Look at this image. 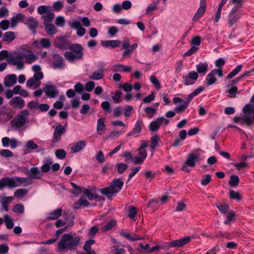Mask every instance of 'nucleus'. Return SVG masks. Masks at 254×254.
<instances>
[{
    "mask_svg": "<svg viewBox=\"0 0 254 254\" xmlns=\"http://www.w3.org/2000/svg\"><path fill=\"white\" fill-rule=\"evenodd\" d=\"M81 238L75 233L64 234L57 244L58 249L62 252L75 250L79 245Z\"/></svg>",
    "mask_w": 254,
    "mask_h": 254,
    "instance_id": "obj_1",
    "label": "nucleus"
},
{
    "mask_svg": "<svg viewBox=\"0 0 254 254\" xmlns=\"http://www.w3.org/2000/svg\"><path fill=\"white\" fill-rule=\"evenodd\" d=\"M68 49L70 51H67L64 54V57L68 61L74 62L83 58V48L81 45L79 44L70 45Z\"/></svg>",
    "mask_w": 254,
    "mask_h": 254,
    "instance_id": "obj_2",
    "label": "nucleus"
},
{
    "mask_svg": "<svg viewBox=\"0 0 254 254\" xmlns=\"http://www.w3.org/2000/svg\"><path fill=\"white\" fill-rule=\"evenodd\" d=\"M123 185L124 183L121 179H115L109 187L102 189L101 192L108 197H111L121 190Z\"/></svg>",
    "mask_w": 254,
    "mask_h": 254,
    "instance_id": "obj_3",
    "label": "nucleus"
},
{
    "mask_svg": "<svg viewBox=\"0 0 254 254\" xmlns=\"http://www.w3.org/2000/svg\"><path fill=\"white\" fill-rule=\"evenodd\" d=\"M29 112L27 110H23L17 114L10 122L12 127L20 128L23 127L27 122Z\"/></svg>",
    "mask_w": 254,
    "mask_h": 254,
    "instance_id": "obj_4",
    "label": "nucleus"
},
{
    "mask_svg": "<svg viewBox=\"0 0 254 254\" xmlns=\"http://www.w3.org/2000/svg\"><path fill=\"white\" fill-rule=\"evenodd\" d=\"M148 142L145 140H142L141 142L140 145L137 151L138 155L134 157V164H141L143 163L146 159L147 155L146 148L148 146Z\"/></svg>",
    "mask_w": 254,
    "mask_h": 254,
    "instance_id": "obj_5",
    "label": "nucleus"
},
{
    "mask_svg": "<svg viewBox=\"0 0 254 254\" xmlns=\"http://www.w3.org/2000/svg\"><path fill=\"white\" fill-rule=\"evenodd\" d=\"M199 154L194 152L189 153L186 161L182 165L181 170L186 172H190V170L189 167L193 168L195 165V163L197 161Z\"/></svg>",
    "mask_w": 254,
    "mask_h": 254,
    "instance_id": "obj_6",
    "label": "nucleus"
},
{
    "mask_svg": "<svg viewBox=\"0 0 254 254\" xmlns=\"http://www.w3.org/2000/svg\"><path fill=\"white\" fill-rule=\"evenodd\" d=\"M245 124L248 126L254 122V105L247 104L243 109Z\"/></svg>",
    "mask_w": 254,
    "mask_h": 254,
    "instance_id": "obj_7",
    "label": "nucleus"
},
{
    "mask_svg": "<svg viewBox=\"0 0 254 254\" xmlns=\"http://www.w3.org/2000/svg\"><path fill=\"white\" fill-rule=\"evenodd\" d=\"M241 9L232 8L228 16V23L230 27L235 25L239 19L241 18L242 14Z\"/></svg>",
    "mask_w": 254,
    "mask_h": 254,
    "instance_id": "obj_8",
    "label": "nucleus"
},
{
    "mask_svg": "<svg viewBox=\"0 0 254 254\" xmlns=\"http://www.w3.org/2000/svg\"><path fill=\"white\" fill-rule=\"evenodd\" d=\"M44 77L43 72L35 73L33 76L29 78L26 82V85L28 87H33L38 88L41 84L40 80Z\"/></svg>",
    "mask_w": 254,
    "mask_h": 254,
    "instance_id": "obj_9",
    "label": "nucleus"
},
{
    "mask_svg": "<svg viewBox=\"0 0 254 254\" xmlns=\"http://www.w3.org/2000/svg\"><path fill=\"white\" fill-rule=\"evenodd\" d=\"M192 238H193L192 236H187L178 240L172 241L168 243L169 249L183 247L190 242Z\"/></svg>",
    "mask_w": 254,
    "mask_h": 254,
    "instance_id": "obj_10",
    "label": "nucleus"
},
{
    "mask_svg": "<svg viewBox=\"0 0 254 254\" xmlns=\"http://www.w3.org/2000/svg\"><path fill=\"white\" fill-rule=\"evenodd\" d=\"M169 123V121L164 117L158 118L150 124L149 129L151 131H155L157 130L161 125L166 126Z\"/></svg>",
    "mask_w": 254,
    "mask_h": 254,
    "instance_id": "obj_11",
    "label": "nucleus"
},
{
    "mask_svg": "<svg viewBox=\"0 0 254 254\" xmlns=\"http://www.w3.org/2000/svg\"><path fill=\"white\" fill-rule=\"evenodd\" d=\"M5 187L16 188L15 177L13 178L6 177L0 179V190H2Z\"/></svg>",
    "mask_w": 254,
    "mask_h": 254,
    "instance_id": "obj_12",
    "label": "nucleus"
},
{
    "mask_svg": "<svg viewBox=\"0 0 254 254\" xmlns=\"http://www.w3.org/2000/svg\"><path fill=\"white\" fill-rule=\"evenodd\" d=\"M55 45L60 50H66L68 49L70 43L65 37H58L55 40Z\"/></svg>",
    "mask_w": 254,
    "mask_h": 254,
    "instance_id": "obj_13",
    "label": "nucleus"
},
{
    "mask_svg": "<svg viewBox=\"0 0 254 254\" xmlns=\"http://www.w3.org/2000/svg\"><path fill=\"white\" fill-rule=\"evenodd\" d=\"M216 74H218L219 77L223 76V71L221 70L213 69L207 75L206 82L207 85H211L217 81V78L215 77Z\"/></svg>",
    "mask_w": 254,
    "mask_h": 254,
    "instance_id": "obj_14",
    "label": "nucleus"
},
{
    "mask_svg": "<svg viewBox=\"0 0 254 254\" xmlns=\"http://www.w3.org/2000/svg\"><path fill=\"white\" fill-rule=\"evenodd\" d=\"M9 64L16 65L18 69H23L24 67V62L22 54L15 56H13L9 59Z\"/></svg>",
    "mask_w": 254,
    "mask_h": 254,
    "instance_id": "obj_15",
    "label": "nucleus"
},
{
    "mask_svg": "<svg viewBox=\"0 0 254 254\" xmlns=\"http://www.w3.org/2000/svg\"><path fill=\"white\" fill-rule=\"evenodd\" d=\"M198 78V75L197 72L195 71H190L188 75L183 76L184 83L186 85L193 84Z\"/></svg>",
    "mask_w": 254,
    "mask_h": 254,
    "instance_id": "obj_16",
    "label": "nucleus"
},
{
    "mask_svg": "<svg viewBox=\"0 0 254 254\" xmlns=\"http://www.w3.org/2000/svg\"><path fill=\"white\" fill-rule=\"evenodd\" d=\"M9 104L14 108L22 109L25 106L24 100L18 96L12 98Z\"/></svg>",
    "mask_w": 254,
    "mask_h": 254,
    "instance_id": "obj_17",
    "label": "nucleus"
},
{
    "mask_svg": "<svg viewBox=\"0 0 254 254\" xmlns=\"http://www.w3.org/2000/svg\"><path fill=\"white\" fill-rule=\"evenodd\" d=\"M206 9L205 0H200V6L195 13L192 20L196 21L199 19L204 13Z\"/></svg>",
    "mask_w": 254,
    "mask_h": 254,
    "instance_id": "obj_18",
    "label": "nucleus"
},
{
    "mask_svg": "<svg viewBox=\"0 0 254 254\" xmlns=\"http://www.w3.org/2000/svg\"><path fill=\"white\" fill-rule=\"evenodd\" d=\"M54 61L53 62V66L55 69L63 68L64 67V60L62 56L59 54H54L53 55Z\"/></svg>",
    "mask_w": 254,
    "mask_h": 254,
    "instance_id": "obj_19",
    "label": "nucleus"
},
{
    "mask_svg": "<svg viewBox=\"0 0 254 254\" xmlns=\"http://www.w3.org/2000/svg\"><path fill=\"white\" fill-rule=\"evenodd\" d=\"M25 63L31 64L38 60V57L31 50L26 51V53H22Z\"/></svg>",
    "mask_w": 254,
    "mask_h": 254,
    "instance_id": "obj_20",
    "label": "nucleus"
},
{
    "mask_svg": "<svg viewBox=\"0 0 254 254\" xmlns=\"http://www.w3.org/2000/svg\"><path fill=\"white\" fill-rule=\"evenodd\" d=\"M46 95L50 98H55L59 93L57 88L53 85H47L43 89Z\"/></svg>",
    "mask_w": 254,
    "mask_h": 254,
    "instance_id": "obj_21",
    "label": "nucleus"
},
{
    "mask_svg": "<svg viewBox=\"0 0 254 254\" xmlns=\"http://www.w3.org/2000/svg\"><path fill=\"white\" fill-rule=\"evenodd\" d=\"M65 132L64 127L61 125H58L54 131L53 135V141L56 142L59 141L61 139L62 135Z\"/></svg>",
    "mask_w": 254,
    "mask_h": 254,
    "instance_id": "obj_22",
    "label": "nucleus"
},
{
    "mask_svg": "<svg viewBox=\"0 0 254 254\" xmlns=\"http://www.w3.org/2000/svg\"><path fill=\"white\" fill-rule=\"evenodd\" d=\"M16 188L23 186H27L33 183V181L30 178H21L15 177Z\"/></svg>",
    "mask_w": 254,
    "mask_h": 254,
    "instance_id": "obj_23",
    "label": "nucleus"
},
{
    "mask_svg": "<svg viewBox=\"0 0 254 254\" xmlns=\"http://www.w3.org/2000/svg\"><path fill=\"white\" fill-rule=\"evenodd\" d=\"M17 76L15 74H9L5 76L4 79V85L5 87H9L16 83Z\"/></svg>",
    "mask_w": 254,
    "mask_h": 254,
    "instance_id": "obj_24",
    "label": "nucleus"
},
{
    "mask_svg": "<svg viewBox=\"0 0 254 254\" xmlns=\"http://www.w3.org/2000/svg\"><path fill=\"white\" fill-rule=\"evenodd\" d=\"M86 146L84 141H79L73 143L70 148V152L75 153L81 151Z\"/></svg>",
    "mask_w": 254,
    "mask_h": 254,
    "instance_id": "obj_25",
    "label": "nucleus"
},
{
    "mask_svg": "<svg viewBox=\"0 0 254 254\" xmlns=\"http://www.w3.org/2000/svg\"><path fill=\"white\" fill-rule=\"evenodd\" d=\"M62 213L63 209L61 208L53 210L48 213L47 219L48 220H57L61 216Z\"/></svg>",
    "mask_w": 254,
    "mask_h": 254,
    "instance_id": "obj_26",
    "label": "nucleus"
},
{
    "mask_svg": "<svg viewBox=\"0 0 254 254\" xmlns=\"http://www.w3.org/2000/svg\"><path fill=\"white\" fill-rule=\"evenodd\" d=\"M120 234L121 236L125 237L127 239L130 241H135L137 240H144V237H139L138 236H132L130 233L126 232L124 230H121L120 231Z\"/></svg>",
    "mask_w": 254,
    "mask_h": 254,
    "instance_id": "obj_27",
    "label": "nucleus"
},
{
    "mask_svg": "<svg viewBox=\"0 0 254 254\" xmlns=\"http://www.w3.org/2000/svg\"><path fill=\"white\" fill-rule=\"evenodd\" d=\"M28 176L30 177V179L32 180L34 179H39L42 177V174L39 171V169L37 167H32L31 168L29 172L28 173Z\"/></svg>",
    "mask_w": 254,
    "mask_h": 254,
    "instance_id": "obj_28",
    "label": "nucleus"
},
{
    "mask_svg": "<svg viewBox=\"0 0 254 254\" xmlns=\"http://www.w3.org/2000/svg\"><path fill=\"white\" fill-rule=\"evenodd\" d=\"M106 130L105 119L101 118L98 120L97 123V132L99 135H102Z\"/></svg>",
    "mask_w": 254,
    "mask_h": 254,
    "instance_id": "obj_29",
    "label": "nucleus"
},
{
    "mask_svg": "<svg viewBox=\"0 0 254 254\" xmlns=\"http://www.w3.org/2000/svg\"><path fill=\"white\" fill-rule=\"evenodd\" d=\"M131 70V67L129 66H125L121 64H117L113 66L112 70L114 72L124 71V72H130Z\"/></svg>",
    "mask_w": 254,
    "mask_h": 254,
    "instance_id": "obj_30",
    "label": "nucleus"
},
{
    "mask_svg": "<svg viewBox=\"0 0 254 254\" xmlns=\"http://www.w3.org/2000/svg\"><path fill=\"white\" fill-rule=\"evenodd\" d=\"M15 39V35L13 32L8 31L4 33L2 41L9 43Z\"/></svg>",
    "mask_w": 254,
    "mask_h": 254,
    "instance_id": "obj_31",
    "label": "nucleus"
},
{
    "mask_svg": "<svg viewBox=\"0 0 254 254\" xmlns=\"http://www.w3.org/2000/svg\"><path fill=\"white\" fill-rule=\"evenodd\" d=\"M208 64L207 63L200 62L196 65L197 73L205 74L208 70Z\"/></svg>",
    "mask_w": 254,
    "mask_h": 254,
    "instance_id": "obj_32",
    "label": "nucleus"
},
{
    "mask_svg": "<svg viewBox=\"0 0 254 254\" xmlns=\"http://www.w3.org/2000/svg\"><path fill=\"white\" fill-rule=\"evenodd\" d=\"M28 190L21 188L16 190L14 192V196L16 198L22 199L28 193Z\"/></svg>",
    "mask_w": 254,
    "mask_h": 254,
    "instance_id": "obj_33",
    "label": "nucleus"
},
{
    "mask_svg": "<svg viewBox=\"0 0 254 254\" xmlns=\"http://www.w3.org/2000/svg\"><path fill=\"white\" fill-rule=\"evenodd\" d=\"M216 206L220 212L223 214H226L231 210L229 209L228 205L225 203L218 202L215 204Z\"/></svg>",
    "mask_w": 254,
    "mask_h": 254,
    "instance_id": "obj_34",
    "label": "nucleus"
},
{
    "mask_svg": "<svg viewBox=\"0 0 254 254\" xmlns=\"http://www.w3.org/2000/svg\"><path fill=\"white\" fill-rule=\"evenodd\" d=\"M104 71L102 69L96 70L89 76V78L93 80L101 79L104 75Z\"/></svg>",
    "mask_w": 254,
    "mask_h": 254,
    "instance_id": "obj_35",
    "label": "nucleus"
},
{
    "mask_svg": "<svg viewBox=\"0 0 254 254\" xmlns=\"http://www.w3.org/2000/svg\"><path fill=\"white\" fill-rule=\"evenodd\" d=\"M45 30L48 35H54L57 33L58 29L53 24L46 23L44 24Z\"/></svg>",
    "mask_w": 254,
    "mask_h": 254,
    "instance_id": "obj_36",
    "label": "nucleus"
},
{
    "mask_svg": "<svg viewBox=\"0 0 254 254\" xmlns=\"http://www.w3.org/2000/svg\"><path fill=\"white\" fill-rule=\"evenodd\" d=\"M53 162L51 159H46L44 161V164L41 167V171L43 173H47L50 170L51 166L52 165Z\"/></svg>",
    "mask_w": 254,
    "mask_h": 254,
    "instance_id": "obj_37",
    "label": "nucleus"
},
{
    "mask_svg": "<svg viewBox=\"0 0 254 254\" xmlns=\"http://www.w3.org/2000/svg\"><path fill=\"white\" fill-rule=\"evenodd\" d=\"M24 18V15L21 13H18L15 16L12 17L11 19V26L12 27H15L17 23L22 21Z\"/></svg>",
    "mask_w": 254,
    "mask_h": 254,
    "instance_id": "obj_38",
    "label": "nucleus"
},
{
    "mask_svg": "<svg viewBox=\"0 0 254 254\" xmlns=\"http://www.w3.org/2000/svg\"><path fill=\"white\" fill-rule=\"evenodd\" d=\"M159 0H157L156 1H154L150 3L146 8L145 10V14L149 15L153 11L156 10L157 9V6L159 3Z\"/></svg>",
    "mask_w": 254,
    "mask_h": 254,
    "instance_id": "obj_39",
    "label": "nucleus"
},
{
    "mask_svg": "<svg viewBox=\"0 0 254 254\" xmlns=\"http://www.w3.org/2000/svg\"><path fill=\"white\" fill-rule=\"evenodd\" d=\"M143 123L142 122H137L133 129L127 134L128 136H130L134 134H138L141 130Z\"/></svg>",
    "mask_w": 254,
    "mask_h": 254,
    "instance_id": "obj_40",
    "label": "nucleus"
},
{
    "mask_svg": "<svg viewBox=\"0 0 254 254\" xmlns=\"http://www.w3.org/2000/svg\"><path fill=\"white\" fill-rule=\"evenodd\" d=\"M161 249H165L166 250H169L168 244L164 245H158L155 247L150 248V249L147 251V253H158L159 252Z\"/></svg>",
    "mask_w": 254,
    "mask_h": 254,
    "instance_id": "obj_41",
    "label": "nucleus"
},
{
    "mask_svg": "<svg viewBox=\"0 0 254 254\" xmlns=\"http://www.w3.org/2000/svg\"><path fill=\"white\" fill-rule=\"evenodd\" d=\"M121 44L119 40H108L105 41L103 46L105 47H111L113 48L118 47Z\"/></svg>",
    "mask_w": 254,
    "mask_h": 254,
    "instance_id": "obj_42",
    "label": "nucleus"
},
{
    "mask_svg": "<svg viewBox=\"0 0 254 254\" xmlns=\"http://www.w3.org/2000/svg\"><path fill=\"white\" fill-rule=\"evenodd\" d=\"M116 225V222L114 220H111L105 224L101 229L103 233H105L112 229Z\"/></svg>",
    "mask_w": 254,
    "mask_h": 254,
    "instance_id": "obj_43",
    "label": "nucleus"
},
{
    "mask_svg": "<svg viewBox=\"0 0 254 254\" xmlns=\"http://www.w3.org/2000/svg\"><path fill=\"white\" fill-rule=\"evenodd\" d=\"M83 196L81 197L78 201L74 204V208L75 209L79 208L82 205L88 206L89 205V202L83 198Z\"/></svg>",
    "mask_w": 254,
    "mask_h": 254,
    "instance_id": "obj_44",
    "label": "nucleus"
},
{
    "mask_svg": "<svg viewBox=\"0 0 254 254\" xmlns=\"http://www.w3.org/2000/svg\"><path fill=\"white\" fill-rule=\"evenodd\" d=\"M94 243L95 241L93 240H89L85 242L83 249L87 252V254L95 253V252H92L91 250V245Z\"/></svg>",
    "mask_w": 254,
    "mask_h": 254,
    "instance_id": "obj_45",
    "label": "nucleus"
},
{
    "mask_svg": "<svg viewBox=\"0 0 254 254\" xmlns=\"http://www.w3.org/2000/svg\"><path fill=\"white\" fill-rule=\"evenodd\" d=\"M151 141L150 147L152 152H153L155 148L158 145V143L160 141L159 137L157 135H153L151 138Z\"/></svg>",
    "mask_w": 254,
    "mask_h": 254,
    "instance_id": "obj_46",
    "label": "nucleus"
},
{
    "mask_svg": "<svg viewBox=\"0 0 254 254\" xmlns=\"http://www.w3.org/2000/svg\"><path fill=\"white\" fill-rule=\"evenodd\" d=\"M27 24L28 25L30 30L34 31L35 29L37 28L38 23L35 19L33 18H29L27 20Z\"/></svg>",
    "mask_w": 254,
    "mask_h": 254,
    "instance_id": "obj_47",
    "label": "nucleus"
},
{
    "mask_svg": "<svg viewBox=\"0 0 254 254\" xmlns=\"http://www.w3.org/2000/svg\"><path fill=\"white\" fill-rule=\"evenodd\" d=\"M4 221L7 229H11L14 226L12 219L7 214L4 215Z\"/></svg>",
    "mask_w": 254,
    "mask_h": 254,
    "instance_id": "obj_48",
    "label": "nucleus"
},
{
    "mask_svg": "<svg viewBox=\"0 0 254 254\" xmlns=\"http://www.w3.org/2000/svg\"><path fill=\"white\" fill-rule=\"evenodd\" d=\"M55 17L54 13L52 12H48L46 15L43 16L42 17L44 19V24L49 23L51 22Z\"/></svg>",
    "mask_w": 254,
    "mask_h": 254,
    "instance_id": "obj_49",
    "label": "nucleus"
},
{
    "mask_svg": "<svg viewBox=\"0 0 254 254\" xmlns=\"http://www.w3.org/2000/svg\"><path fill=\"white\" fill-rule=\"evenodd\" d=\"M70 184L74 188L70 192L75 196L79 195L81 192V188L73 182H70Z\"/></svg>",
    "mask_w": 254,
    "mask_h": 254,
    "instance_id": "obj_50",
    "label": "nucleus"
},
{
    "mask_svg": "<svg viewBox=\"0 0 254 254\" xmlns=\"http://www.w3.org/2000/svg\"><path fill=\"white\" fill-rule=\"evenodd\" d=\"M12 210L15 213L22 214L24 212V205L22 204H17L13 206Z\"/></svg>",
    "mask_w": 254,
    "mask_h": 254,
    "instance_id": "obj_51",
    "label": "nucleus"
},
{
    "mask_svg": "<svg viewBox=\"0 0 254 254\" xmlns=\"http://www.w3.org/2000/svg\"><path fill=\"white\" fill-rule=\"evenodd\" d=\"M40 44L42 47L48 49L51 46V42L49 39L47 38H42L39 40Z\"/></svg>",
    "mask_w": 254,
    "mask_h": 254,
    "instance_id": "obj_52",
    "label": "nucleus"
},
{
    "mask_svg": "<svg viewBox=\"0 0 254 254\" xmlns=\"http://www.w3.org/2000/svg\"><path fill=\"white\" fill-rule=\"evenodd\" d=\"M150 82L154 85L156 89L159 90L161 89V85L158 79L154 75H151L150 77Z\"/></svg>",
    "mask_w": 254,
    "mask_h": 254,
    "instance_id": "obj_53",
    "label": "nucleus"
},
{
    "mask_svg": "<svg viewBox=\"0 0 254 254\" xmlns=\"http://www.w3.org/2000/svg\"><path fill=\"white\" fill-rule=\"evenodd\" d=\"M83 196L87 197L90 200H92L96 198V195L87 189L84 190Z\"/></svg>",
    "mask_w": 254,
    "mask_h": 254,
    "instance_id": "obj_54",
    "label": "nucleus"
},
{
    "mask_svg": "<svg viewBox=\"0 0 254 254\" xmlns=\"http://www.w3.org/2000/svg\"><path fill=\"white\" fill-rule=\"evenodd\" d=\"M116 168L118 173L121 174L128 168V165L125 163H120L116 165Z\"/></svg>",
    "mask_w": 254,
    "mask_h": 254,
    "instance_id": "obj_55",
    "label": "nucleus"
},
{
    "mask_svg": "<svg viewBox=\"0 0 254 254\" xmlns=\"http://www.w3.org/2000/svg\"><path fill=\"white\" fill-rule=\"evenodd\" d=\"M242 68V66L241 65H238L234 70H232L230 73H229L227 76V78L229 79L234 77L241 71Z\"/></svg>",
    "mask_w": 254,
    "mask_h": 254,
    "instance_id": "obj_56",
    "label": "nucleus"
},
{
    "mask_svg": "<svg viewBox=\"0 0 254 254\" xmlns=\"http://www.w3.org/2000/svg\"><path fill=\"white\" fill-rule=\"evenodd\" d=\"M226 214L227 219L226 220L224 221V223L225 224L228 225L230 221L235 220V215L232 210L229 211Z\"/></svg>",
    "mask_w": 254,
    "mask_h": 254,
    "instance_id": "obj_57",
    "label": "nucleus"
},
{
    "mask_svg": "<svg viewBox=\"0 0 254 254\" xmlns=\"http://www.w3.org/2000/svg\"><path fill=\"white\" fill-rule=\"evenodd\" d=\"M63 7V2L61 1H57L53 3L52 8L54 11H59Z\"/></svg>",
    "mask_w": 254,
    "mask_h": 254,
    "instance_id": "obj_58",
    "label": "nucleus"
},
{
    "mask_svg": "<svg viewBox=\"0 0 254 254\" xmlns=\"http://www.w3.org/2000/svg\"><path fill=\"white\" fill-rule=\"evenodd\" d=\"M137 214V210L135 207L131 206L129 207V212H128V216L130 219H132L133 220L135 221V219H134L135 217Z\"/></svg>",
    "mask_w": 254,
    "mask_h": 254,
    "instance_id": "obj_59",
    "label": "nucleus"
},
{
    "mask_svg": "<svg viewBox=\"0 0 254 254\" xmlns=\"http://www.w3.org/2000/svg\"><path fill=\"white\" fill-rule=\"evenodd\" d=\"M25 147L27 150H34L38 148V145L33 140H31L26 142Z\"/></svg>",
    "mask_w": 254,
    "mask_h": 254,
    "instance_id": "obj_60",
    "label": "nucleus"
},
{
    "mask_svg": "<svg viewBox=\"0 0 254 254\" xmlns=\"http://www.w3.org/2000/svg\"><path fill=\"white\" fill-rule=\"evenodd\" d=\"M65 22V19L63 16H58L55 20L56 24L59 27H63L64 25Z\"/></svg>",
    "mask_w": 254,
    "mask_h": 254,
    "instance_id": "obj_61",
    "label": "nucleus"
},
{
    "mask_svg": "<svg viewBox=\"0 0 254 254\" xmlns=\"http://www.w3.org/2000/svg\"><path fill=\"white\" fill-rule=\"evenodd\" d=\"M239 182V179L236 175H232L230 176L229 184L232 186L236 187L238 185Z\"/></svg>",
    "mask_w": 254,
    "mask_h": 254,
    "instance_id": "obj_62",
    "label": "nucleus"
},
{
    "mask_svg": "<svg viewBox=\"0 0 254 254\" xmlns=\"http://www.w3.org/2000/svg\"><path fill=\"white\" fill-rule=\"evenodd\" d=\"M230 197L232 199L240 200L241 199V196L239 192L231 190L229 192Z\"/></svg>",
    "mask_w": 254,
    "mask_h": 254,
    "instance_id": "obj_63",
    "label": "nucleus"
},
{
    "mask_svg": "<svg viewBox=\"0 0 254 254\" xmlns=\"http://www.w3.org/2000/svg\"><path fill=\"white\" fill-rule=\"evenodd\" d=\"M186 204L184 201H180L177 202V206L175 209L176 211H182L186 209Z\"/></svg>",
    "mask_w": 254,
    "mask_h": 254,
    "instance_id": "obj_64",
    "label": "nucleus"
}]
</instances>
